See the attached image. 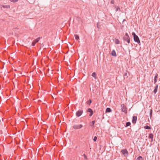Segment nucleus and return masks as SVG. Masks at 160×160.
Returning a JSON list of instances; mask_svg holds the SVG:
<instances>
[{
	"label": "nucleus",
	"mask_w": 160,
	"mask_h": 160,
	"mask_svg": "<svg viewBox=\"0 0 160 160\" xmlns=\"http://www.w3.org/2000/svg\"><path fill=\"white\" fill-rule=\"evenodd\" d=\"M132 36H133V38L137 35H136V34L134 32H132Z\"/></svg>",
	"instance_id": "30"
},
{
	"label": "nucleus",
	"mask_w": 160,
	"mask_h": 160,
	"mask_svg": "<svg viewBox=\"0 0 160 160\" xmlns=\"http://www.w3.org/2000/svg\"><path fill=\"white\" fill-rule=\"evenodd\" d=\"M18 0H10V1L13 2H17Z\"/></svg>",
	"instance_id": "27"
},
{
	"label": "nucleus",
	"mask_w": 160,
	"mask_h": 160,
	"mask_svg": "<svg viewBox=\"0 0 160 160\" xmlns=\"http://www.w3.org/2000/svg\"><path fill=\"white\" fill-rule=\"evenodd\" d=\"M152 109H151L150 111V117H151L152 115Z\"/></svg>",
	"instance_id": "26"
},
{
	"label": "nucleus",
	"mask_w": 160,
	"mask_h": 160,
	"mask_svg": "<svg viewBox=\"0 0 160 160\" xmlns=\"http://www.w3.org/2000/svg\"><path fill=\"white\" fill-rule=\"evenodd\" d=\"M115 8H116V11H118V10H119L120 9L119 7L118 6H117V7L116 6L115 7Z\"/></svg>",
	"instance_id": "25"
},
{
	"label": "nucleus",
	"mask_w": 160,
	"mask_h": 160,
	"mask_svg": "<svg viewBox=\"0 0 160 160\" xmlns=\"http://www.w3.org/2000/svg\"><path fill=\"white\" fill-rule=\"evenodd\" d=\"M110 3L111 4H113L114 3V0H112L111 1Z\"/></svg>",
	"instance_id": "31"
},
{
	"label": "nucleus",
	"mask_w": 160,
	"mask_h": 160,
	"mask_svg": "<svg viewBox=\"0 0 160 160\" xmlns=\"http://www.w3.org/2000/svg\"><path fill=\"white\" fill-rule=\"evenodd\" d=\"M114 42H115V43H116V44H119L120 43L118 39H117V38H115V39Z\"/></svg>",
	"instance_id": "16"
},
{
	"label": "nucleus",
	"mask_w": 160,
	"mask_h": 160,
	"mask_svg": "<svg viewBox=\"0 0 160 160\" xmlns=\"http://www.w3.org/2000/svg\"><path fill=\"white\" fill-rule=\"evenodd\" d=\"M111 111H112V110L110 109V108H108L106 109V113L110 112H111Z\"/></svg>",
	"instance_id": "13"
},
{
	"label": "nucleus",
	"mask_w": 160,
	"mask_h": 160,
	"mask_svg": "<svg viewBox=\"0 0 160 160\" xmlns=\"http://www.w3.org/2000/svg\"><path fill=\"white\" fill-rule=\"evenodd\" d=\"M137 120V117L136 116H133L132 117V122L133 124L136 123Z\"/></svg>",
	"instance_id": "7"
},
{
	"label": "nucleus",
	"mask_w": 160,
	"mask_h": 160,
	"mask_svg": "<svg viewBox=\"0 0 160 160\" xmlns=\"http://www.w3.org/2000/svg\"><path fill=\"white\" fill-rule=\"evenodd\" d=\"M123 38L124 41L127 42L128 44L130 43V37L127 33H125V35L123 36Z\"/></svg>",
	"instance_id": "1"
},
{
	"label": "nucleus",
	"mask_w": 160,
	"mask_h": 160,
	"mask_svg": "<svg viewBox=\"0 0 160 160\" xmlns=\"http://www.w3.org/2000/svg\"><path fill=\"white\" fill-rule=\"evenodd\" d=\"M83 127L82 124L76 125L73 126V128L75 129H81Z\"/></svg>",
	"instance_id": "4"
},
{
	"label": "nucleus",
	"mask_w": 160,
	"mask_h": 160,
	"mask_svg": "<svg viewBox=\"0 0 160 160\" xmlns=\"http://www.w3.org/2000/svg\"><path fill=\"white\" fill-rule=\"evenodd\" d=\"M36 43V42H35V41L34 40L32 42V46H34L35 45V44Z\"/></svg>",
	"instance_id": "24"
},
{
	"label": "nucleus",
	"mask_w": 160,
	"mask_h": 160,
	"mask_svg": "<svg viewBox=\"0 0 160 160\" xmlns=\"http://www.w3.org/2000/svg\"><path fill=\"white\" fill-rule=\"evenodd\" d=\"M153 135L152 133H150L149 135L148 138L151 139V142L153 141Z\"/></svg>",
	"instance_id": "12"
},
{
	"label": "nucleus",
	"mask_w": 160,
	"mask_h": 160,
	"mask_svg": "<svg viewBox=\"0 0 160 160\" xmlns=\"http://www.w3.org/2000/svg\"><path fill=\"white\" fill-rule=\"evenodd\" d=\"M121 152H122V154L125 156L126 155L127 156L128 154V152L126 149L122 150L121 151Z\"/></svg>",
	"instance_id": "5"
},
{
	"label": "nucleus",
	"mask_w": 160,
	"mask_h": 160,
	"mask_svg": "<svg viewBox=\"0 0 160 160\" xmlns=\"http://www.w3.org/2000/svg\"><path fill=\"white\" fill-rule=\"evenodd\" d=\"M97 137L96 136H95L94 137V138H93V141H94V142H95L97 141Z\"/></svg>",
	"instance_id": "28"
},
{
	"label": "nucleus",
	"mask_w": 160,
	"mask_h": 160,
	"mask_svg": "<svg viewBox=\"0 0 160 160\" xmlns=\"http://www.w3.org/2000/svg\"><path fill=\"white\" fill-rule=\"evenodd\" d=\"M2 6L4 8H10L9 5H2Z\"/></svg>",
	"instance_id": "15"
},
{
	"label": "nucleus",
	"mask_w": 160,
	"mask_h": 160,
	"mask_svg": "<svg viewBox=\"0 0 160 160\" xmlns=\"http://www.w3.org/2000/svg\"><path fill=\"white\" fill-rule=\"evenodd\" d=\"M130 125H131V123L130 122H126V123L125 127H127Z\"/></svg>",
	"instance_id": "20"
},
{
	"label": "nucleus",
	"mask_w": 160,
	"mask_h": 160,
	"mask_svg": "<svg viewBox=\"0 0 160 160\" xmlns=\"http://www.w3.org/2000/svg\"><path fill=\"white\" fill-rule=\"evenodd\" d=\"M133 38L135 42H137L138 44H139V43H140V41L139 40L138 36L137 35L135 36V37Z\"/></svg>",
	"instance_id": "6"
},
{
	"label": "nucleus",
	"mask_w": 160,
	"mask_h": 160,
	"mask_svg": "<svg viewBox=\"0 0 160 160\" xmlns=\"http://www.w3.org/2000/svg\"><path fill=\"white\" fill-rule=\"evenodd\" d=\"M92 76L93 77H94L95 78V79H97V74L95 72H93V73H92Z\"/></svg>",
	"instance_id": "14"
},
{
	"label": "nucleus",
	"mask_w": 160,
	"mask_h": 160,
	"mask_svg": "<svg viewBox=\"0 0 160 160\" xmlns=\"http://www.w3.org/2000/svg\"><path fill=\"white\" fill-rule=\"evenodd\" d=\"M83 156H84L85 159H86V160H87L88 159V158H87V157L86 155L85 154H84Z\"/></svg>",
	"instance_id": "29"
},
{
	"label": "nucleus",
	"mask_w": 160,
	"mask_h": 160,
	"mask_svg": "<svg viewBox=\"0 0 160 160\" xmlns=\"http://www.w3.org/2000/svg\"><path fill=\"white\" fill-rule=\"evenodd\" d=\"M74 36H75V39L76 40H78L79 39V36L78 35H77L76 34H75V35H74Z\"/></svg>",
	"instance_id": "17"
},
{
	"label": "nucleus",
	"mask_w": 160,
	"mask_h": 160,
	"mask_svg": "<svg viewBox=\"0 0 160 160\" xmlns=\"http://www.w3.org/2000/svg\"><path fill=\"white\" fill-rule=\"evenodd\" d=\"M111 54L112 55V56H114V57L117 56V55H116V52L114 50H113L112 51V52L111 53Z\"/></svg>",
	"instance_id": "11"
},
{
	"label": "nucleus",
	"mask_w": 160,
	"mask_h": 160,
	"mask_svg": "<svg viewBox=\"0 0 160 160\" xmlns=\"http://www.w3.org/2000/svg\"><path fill=\"white\" fill-rule=\"evenodd\" d=\"M40 39V37H38L37 38V39H36L34 41H35V42L37 43L39 42V40Z\"/></svg>",
	"instance_id": "21"
},
{
	"label": "nucleus",
	"mask_w": 160,
	"mask_h": 160,
	"mask_svg": "<svg viewBox=\"0 0 160 160\" xmlns=\"http://www.w3.org/2000/svg\"><path fill=\"white\" fill-rule=\"evenodd\" d=\"M92 102V101L91 99H89V100L87 101L86 102L87 104L90 105Z\"/></svg>",
	"instance_id": "18"
},
{
	"label": "nucleus",
	"mask_w": 160,
	"mask_h": 160,
	"mask_svg": "<svg viewBox=\"0 0 160 160\" xmlns=\"http://www.w3.org/2000/svg\"><path fill=\"white\" fill-rule=\"evenodd\" d=\"M144 128H145L146 129H151V127L148 125H146V126H145L144 127Z\"/></svg>",
	"instance_id": "19"
},
{
	"label": "nucleus",
	"mask_w": 160,
	"mask_h": 160,
	"mask_svg": "<svg viewBox=\"0 0 160 160\" xmlns=\"http://www.w3.org/2000/svg\"><path fill=\"white\" fill-rule=\"evenodd\" d=\"M83 111L82 110L80 109L77 111L76 113V115L78 117L80 116L83 113Z\"/></svg>",
	"instance_id": "3"
},
{
	"label": "nucleus",
	"mask_w": 160,
	"mask_h": 160,
	"mask_svg": "<svg viewBox=\"0 0 160 160\" xmlns=\"http://www.w3.org/2000/svg\"><path fill=\"white\" fill-rule=\"evenodd\" d=\"M87 111L90 112L89 116H91L93 114V111L92 109L90 108H88Z\"/></svg>",
	"instance_id": "9"
},
{
	"label": "nucleus",
	"mask_w": 160,
	"mask_h": 160,
	"mask_svg": "<svg viewBox=\"0 0 160 160\" xmlns=\"http://www.w3.org/2000/svg\"><path fill=\"white\" fill-rule=\"evenodd\" d=\"M136 160H143V158L141 156H139Z\"/></svg>",
	"instance_id": "22"
},
{
	"label": "nucleus",
	"mask_w": 160,
	"mask_h": 160,
	"mask_svg": "<svg viewBox=\"0 0 160 160\" xmlns=\"http://www.w3.org/2000/svg\"><path fill=\"white\" fill-rule=\"evenodd\" d=\"M121 107L122 109V111L125 113H127V108L126 106L124 104H122L121 105Z\"/></svg>",
	"instance_id": "2"
},
{
	"label": "nucleus",
	"mask_w": 160,
	"mask_h": 160,
	"mask_svg": "<svg viewBox=\"0 0 160 160\" xmlns=\"http://www.w3.org/2000/svg\"><path fill=\"white\" fill-rule=\"evenodd\" d=\"M158 74L156 73L155 74L154 78V83L156 84V83L157 81V78H158Z\"/></svg>",
	"instance_id": "8"
},
{
	"label": "nucleus",
	"mask_w": 160,
	"mask_h": 160,
	"mask_svg": "<svg viewBox=\"0 0 160 160\" xmlns=\"http://www.w3.org/2000/svg\"><path fill=\"white\" fill-rule=\"evenodd\" d=\"M156 86L155 88H154V89L153 91V93L154 94H155L157 92L158 88V85H157L156 84Z\"/></svg>",
	"instance_id": "10"
},
{
	"label": "nucleus",
	"mask_w": 160,
	"mask_h": 160,
	"mask_svg": "<svg viewBox=\"0 0 160 160\" xmlns=\"http://www.w3.org/2000/svg\"><path fill=\"white\" fill-rule=\"evenodd\" d=\"M95 121H93L92 122V124H91L90 125L91 126H93L94 127V123H95Z\"/></svg>",
	"instance_id": "23"
},
{
	"label": "nucleus",
	"mask_w": 160,
	"mask_h": 160,
	"mask_svg": "<svg viewBox=\"0 0 160 160\" xmlns=\"http://www.w3.org/2000/svg\"><path fill=\"white\" fill-rule=\"evenodd\" d=\"M127 72L125 73L124 75V76H127Z\"/></svg>",
	"instance_id": "32"
}]
</instances>
